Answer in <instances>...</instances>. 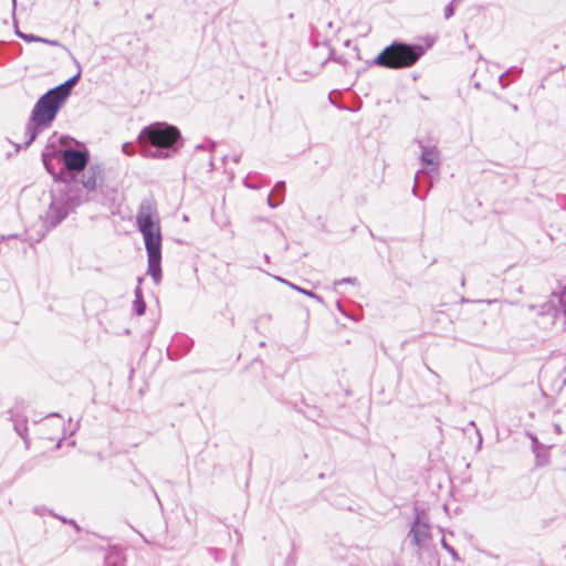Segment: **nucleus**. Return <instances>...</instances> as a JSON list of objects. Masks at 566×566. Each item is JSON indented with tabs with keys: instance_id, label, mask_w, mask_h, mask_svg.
<instances>
[{
	"instance_id": "a211bd4d",
	"label": "nucleus",
	"mask_w": 566,
	"mask_h": 566,
	"mask_svg": "<svg viewBox=\"0 0 566 566\" xmlns=\"http://www.w3.org/2000/svg\"><path fill=\"white\" fill-rule=\"evenodd\" d=\"M521 72H522V69H518V67H512V69H511V70H509L506 73H504V74H502V75L500 76V78H499V80H500L501 85H502L503 87H504V86H506V83H504V82H503V78H504V76H505L506 74L517 75V74H520Z\"/></svg>"
},
{
	"instance_id": "f257e3e1",
	"label": "nucleus",
	"mask_w": 566,
	"mask_h": 566,
	"mask_svg": "<svg viewBox=\"0 0 566 566\" xmlns=\"http://www.w3.org/2000/svg\"><path fill=\"white\" fill-rule=\"evenodd\" d=\"M137 228L143 234L148 258L147 273L155 284L161 281V233L156 203L151 199H144L136 216Z\"/></svg>"
},
{
	"instance_id": "5701e85b",
	"label": "nucleus",
	"mask_w": 566,
	"mask_h": 566,
	"mask_svg": "<svg viewBox=\"0 0 566 566\" xmlns=\"http://www.w3.org/2000/svg\"><path fill=\"white\" fill-rule=\"evenodd\" d=\"M300 292L312 297V298H315L316 301L318 302H322V297L317 294H315L314 292H311V291H306L304 289H300Z\"/></svg>"
},
{
	"instance_id": "a878e982",
	"label": "nucleus",
	"mask_w": 566,
	"mask_h": 566,
	"mask_svg": "<svg viewBox=\"0 0 566 566\" xmlns=\"http://www.w3.org/2000/svg\"><path fill=\"white\" fill-rule=\"evenodd\" d=\"M46 44L52 45V46H63L62 43L57 40H48Z\"/></svg>"
},
{
	"instance_id": "0eeeda50",
	"label": "nucleus",
	"mask_w": 566,
	"mask_h": 566,
	"mask_svg": "<svg viewBox=\"0 0 566 566\" xmlns=\"http://www.w3.org/2000/svg\"><path fill=\"white\" fill-rule=\"evenodd\" d=\"M419 147L421 149V163L423 166L429 167L423 171L430 176L431 172L438 174L439 171V150L436 146H430L424 144L422 140H418Z\"/></svg>"
},
{
	"instance_id": "f8f14e48",
	"label": "nucleus",
	"mask_w": 566,
	"mask_h": 566,
	"mask_svg": "<svg viewBox=\"0 0 566 566\" xmlns=\"http://www.w3.org/2000/svg\"><path fill=\"white\" fill-rule=\"evenodd\" d=\"M534 453L536 457L537 465H546L548 463V451L544 446L542 447V449L534 446Z\"/></svg>"
},
{
	"instance_id": "4be33fe9",
	"label": "nucleus",
	"mask_w": 566,
	"mask_h": 566,
	"mask_svg": "<svg viewBox=\"0 0 566 566\" xmlns=\"http://www.w3.org/2000/svg\"><path fill=\"white\" fill-rule=\"evenodd\" d=\"M453 2L454 0L449 3L446 9H444V18L448 20L450 19L453 14H454V6H453Z\"/></svg>"
},
{
	"instance_id": "20e7f679",
	"label": "nucleus",
	"mask_w": 566,
	"mask_h": 566,
	"mask_svg": "<svg viewBox=\"0 0 566 566\" xmlns=\"http://www.w3.org/2000/svg\"><path fill=\"white\" fill-rule=\"evenodd\" d=\"M423 54L422 45L394 42L376 56L374 64L387 69H405L416 64Z\"/></svg>"
},
{
	"instance_id": "4468645a",
	"label": "nucleus",
	"mask_w": 566,
	"mask_h": 566,
	"mask_svg": "<svg viewBox=\"0 0 566 566\" xmlns=\"http://www.w3.org/2000/svg\"><path fill=\"white\" fill-rule=\"evenodd\" d=\"M441 545L452 556L453 560H460L458 552L447 543L444 537L441 539Z\"/></svg>"
},
{
	"instance_id": "f03ea898",
	"label": "nucleus",
	"mask_w": 566,
	"mask_h": 566,
	"mask_svg": "<svg viewBox=\"0 0 566 566\" xmlns=\"http://www.w3.org/2000/svg\"><path fill=\"white\" fill-rule=\"evenodd\" d=\"M138 143L144 157L167 159L181 148L184 140L176 126L158 122L140 130Z\"/></svg>"
},
{
	"instance_id": "c85d7f7f",
	"label": "nucleus",
	"mask_w": 566,
	"mask_h": 566,
	"mask_svg": "<svg viewBox=\"0 0 566 566\" xmlns=\"http://www.w3.org/2000/svg\"><path fill=\"white\" fill-rule=\"evenodd\" d=\"M532 448L534 449V446L538 447L539 449H542L543 444H541L536 438H533V441H532Z\"/></svg>"
},
{
	"instance_id": "ddd939ff",
	"label": "nucleus",
	"mask_w": 566,
	"mask_h": 566,
	"mask_svg": "<svg viewBox=\"0 0 566 566\" xmlns=\"http://www.w3.org/2000/svg\"><path fill=\"white\" fill-rule=\"evenodd\" d=\"M13 427H14L15 432L27 442L28 441L27 420H13Z\"/></svg>"
},
{
	"instance_id": "dca6fc26",
	"label": "nucleus",
	"mask_w": 566,
	"mask_h": 566,
	"mask_svg": "<svg viewBox=\"0 0 566 566\" xmlns=\"http://www.w3.org/2000/svg\"><path fill=\"white\" fill-rule=\"evenodd\" d=\"M122 150L127 156H133L135 154V146L133 143H125L122 146Z\"/></svg>"
},
{
	"instance_id": "2eb2a0df",
	"label": "nucleus",
	"mask_w": 566,
	"mask_h": 566,
	"mask_svg": "<svg viewBox=\"0 0 566 566\" xmlns=\"http://www.w3.org/2000/svg\"><path fill=\"white\" fill-rule=\"evenodd\" d=\"M134 308H135V312L137 315H144L145 314V311H146V304L144 302V298L143 300H135L134 301Z\"/></svg>"
},
{
	"instance_id": "6e6552de",
	"label": "nucleus",
	"mask_w": 566,
	"mask_h": 566,
	"mask_svg": "<svg viewBox=\"0 0 566 566\" xmlns=\"http://www.w3.org/2000/svg\"><path fill=\"white\" fill-rule=\"evenodd\" d=\"M409 536L411 537L412 543L419 548H422L430 537L429 524L422 521L421 515L419 513L417 514L416 520L412 523Z\"/></svg>"
},
{
	"instance_id": "b1692460",
	"label": "nucleus",
	"mask_w": 566,
	"mask_h": 566,
	"mask_svg": "<svg viewBox=\"0 0 566 566\" xmlns=\"http://www.w3.org/2000/svg\"><path fill=\"white\" fill-rule=\"evenodd\" d=\"M135 300H143V292L139 286L135 289Z\"/></svg>"
},
{
	"instance_id": "7c9ffc66",
	"label": "nucleus",
	"mask_w": 566,
	"mask_h": 566,
	"mask_svg": "<svg viewBox=\"0 0 566 566\" xmlns=\"http://www.w3.org/2000/svg\"><path fill=\"white\" fill-rule=\"evenodd\" d=\"M555 430H556V432L560 433L562 432L560 426L559 424H555Z\"/></svg>"
},
{
	"instance_id": "f704fd0d",
	"label": "nucleus",
	"mask_w": 566,
	"mask_h": 566,
	"mask_svg": "<svg viewBox=\"0 0 566 566\" xmlns=\"http://www.w3.org/2000/svg\"><path fill=\"white\" fill-rule=\"evenodd\" d=\"M41 41H42V38L35 35V41L34 42H41Z\"/></svg>"
},
{
	"instance_id": "aec40b11",
	"label": "nucleus",
	"mask_w": 566,
	"mask_h": 566,
	"mask_svg": "<svg viewBox=\"0 0 566 566\" xmlns=\"http://www.w3.org/2000/svg\"><path fill=\"white\" fill-rule=\"evenodd\" d=\"M52 159H53V158H50L46 154H43V164H44V166H45L46 170H48L50 174L54 175V170H53V168H52Z\"/></svg>"
},
{
	"instance_id": "1a4fd4ad",
	"label": "nucleus",
	"mask_w": 566,
	"mask_h": 566,
	"mask_svg": "<svg viewBox=\"0 0 566 566\" xmlns=\"http://www.w3.org/2000/svg\"><path fill=\"white\" fill-rule=\"evenodd\" d=\"M81 77V72H77L75 75L70 77L64 83L51 88V91L57 95L64 103H66L69 96L71 95L72 88L77 84Z\"/></svg>"
},
{
	"instance_id": "c9c22d12",
	"label": "nucleus",
	"mask_w": 566,
	"mask_h": 566,
	"mask_svg": "<svg viewBox=\"0 0 566 566\" xmlns=\"http://www.w3.org/2000/svg\"><path fill=\"white\" fill-rule=\"evenodd\" d=\"M48 40H49V39H44V38H42L41 43H45V44H46V41H48Z\"/></svg>"
},
{
	"instance_id": "9b49d317",
	"label": "nucleus",
	"mask_w": 566,
	"mask_h": 566,
	"mask_svg": "<svg viewBox=\"0 0 566 566\" xmlns=\"http://www.w3.org/2000/svg\"><path fill=\"white\" fill-rule=\"evenodd\" d=\"M285 190V182L277 181L268 197V205L271 208H276L283 202V192Z\"/></svg>"
},
{
	"instance_id": "7ed1b4c3",
	"label": "nucleus",
	"mask_w": 566,
	"mask_h": 566,
	"mask_svg": "<svg viewBox=\"0 0 566 566\" xmlns=\"http://www.w3.org/2000/svg\"><path fill=\"white\" fill-rule=\"evenodd\" d=\"M64 104L51 90L36 101L25 126V135L28 137L24 142L25 147L30 146L38 135L54 122Z\"/></svg>"
},
{
	"instance_id": "c756f323",
	"label": "nucleus",
	"mask_w": 566,
	"mask_h": 566,
	"mask_svg": "<svg viewBox=\"0 0 566 566\" xmlns=\"http://www.w3.org/2000/svg\"><path fill=\"white\" fill-rule=\"evenodd\" d=\"M12 238H15V235H14V234L1 235V237H0V241L9 240V239H12Z\"/></svg>"
},
{
	"instance_id": "473e14b6",
	"label": "nucleus",
	"mask_w": 566,
	"mask_h": 566,
	"mask_svg": "<svg viewBox=\"0 0 566 566\" xmlns=\"http://www.w3.org/2000/svg\"><path fill=\"white\" fill-rule=\"evenodd\" d=\"M564 201H566V197L563 198ZM560 206L566 209V203H564L563 201H560Z\"/></svg>"
},
{
	"instance_id": "bb28decb",
	"label": "nucleus",
	"mask_w": 566,
	"mask_h": 566,
	"mask_svg": "<svg viewBox=\"0 0 566 566\" xmlns=\"http://www.w3.org/2000/svg\"><path fill=\"white\" fill-rule=\"evenodd\" d=\"M418 176H419V172L416 174L415 176V186H413V189H412V193L416 196L417 195V190H418Z\"/></svg>"
},
{
	"instance_id": "6ab92c4d",
	"label": "nucleus",
	"mask_w": 566,
	"mask_h": 566,
	"mask_svg": "<svg viewBox=\"0 0 566 566\" xmlns=\"http://www.w3.org/2000/svg\"><path fill=\"white\" fill-rule=\"evenodd\" d=\"M216 147V143L214 142H209L208 144H200V145H197L196 146V149L197 150H209V151H213Z\"/></svg>"
},
{
	"instance_id": "4c0bfd02",
	"label": "nucleus",
	"mask_w": 566,
	"mask_h": 566,
	"mask_svg": "<svg viewBox=\"0 0 566 566\" xmlns=\"http://www.w3.org/2000/svg\"><path fill=\"white\" fill-rule=\"evenodd\" d=\"M13 6H15V0H13Z\"/></svg>"
},
{
	"instance_id": "e433bc0d",
	"label": "nucleus",
	"mask_w": 566,
	"mask_h": 566,
	"mask_svg": "<svg viewBox=\"0 0 566 566\" xmlns=\"http://www.w3.org/2000/svg\"><path fill=\"white\" fill-rule=\"evenodd\" d=\"M106 566H114V565H112L111 563H107Z\"/></svg>"
},
{
	"instance_id": "cd10ccee",
	"label": "nucleus",
	"mask_w": 566,
	"mask_h": 566,
	"mask_svg": "<svg viewBox=\"0 0 566 566\" xmlns=\"http://www.w3.org/2000/svg\"><path fill=\"white\" fill-rule=\"evenodd\" d=\"M61 520H62L64 523L72 524V525H74L76 528H78V526L76 525L75 521H73V520H67V518H64V517H61Z\"/></svg>"
},
{
	"instance_id": "39448f33",
	"label": "nucleus",
	"mask_w": 566,
	"mask_h": 566,
	"mask_svg": "<svg viewBox=\"0 0 566 566\" xmlns=\"http://www.w3.org/2000/svg\"><path fill=\"white\" fill-rule=\"evenodd\" d=\"M70 206L64 197H53L44 216V223L50 228L56 227L69 214Z\"/></svg>"
},
{
	"instance_id": "72a5a7b5",
	"label": "nucleus",
	"mask_w": 566,
	"mask_h": 566,
	"mask_svg": "<svg viewBox=\"0 0 566 566\" xmlns=\"http://www.w3.org/2000/svg\"><path fill=\"white\" fill-rule=\"evenodd\" d=\"M512 109H513L514 112H517V109H518L517 105L513 104V105H512Z\"/></svg>"
},
{
	"instance_id": "423d86ee",
	"label": "nucleus",
	"mask_w": 566,
	"mask_h": 566,
	"mask_svg": "<svg viewBox=\"0 0 566 566\" xmlns=\"http://www.w3.org/2000/svg\"><path fill=\"white\" fill-rule=\"evenodd\" d=\"M88 159L87 150L67 148L62 153L64 168L70 171H82L88 164Z\"/></svg>"
},
{
	"instance_id": "2f4dec72",
	"label": "nucleus",
	"mask_w": 566,
	"mask_h": 566,
	"mask_svg": "<svg viewBox=\"0 0 566 566\" xmlns=\"http://www.w3.org/2000/svg\"><path fill=\"white\" fill-rule=\"evenodd\" d=\"M244 185H245L247 187H249V188H253V186H252V185H250V181H248L247 179L244 180Z\"/></svg>"
},
{
	"instance_id": "412c9836",
	"label": "nucleus",
	"mask_w": 566,
	"mask_h": 566,
	"mask_svg": "<svg viewBox=\"0 0 566 566\" xmlns=\"http://www.w3.org/2000/svg\"><path fill=\"white\" fill-rule=\"evenodd\" d=\"M15 33H17V35L20 39L24 40L25 42H33V41H35V35H33V34H27V33H23V32H21L19 30H17Z\"/></svg>"
},
{
	"instance_id": "9d476101",
	"label": "nucleus",
	"mask_w": 566,
	"mask_h": 566,
	"mask_svg": "<svg viewBox=\"0 0 566 566\" xmlns=\"http://www.w3.org/2000/svg\"><path fill=\"white\" fill-rule=\"evenodd\" d=\"M102 171L103 169L99 165L91 166L86 174L83 176L84 178L82 184L84 188L87 190H95L97 187V179L101 177Z\"/></svg>"
},
{
	"instance_id": "f3484780",
	"label": "nucleus",
	"mask_w": 566,
	"mask_h": 566,
	"mask_svg": "<svg viewBox=\"0 0 566 566\" xmlns=\"http://www.w3.org/2000/svg\"><path fill=\"white\" fill-rule=\"evenodd\" d=\"M358 282H357V279L356 277H344V279H340V280H337L335 281V285H343V284H352V285H356Z\"/></svg>"
},
{
	"instance_id": "393cba45",
	"label": "nucleus",
	"mask_w": 566,
	"mask_h": 566,
	"mask_svg": "<svg viewBox=\"0 0 566 566\" xmlns=\"http://www.w3.org/2000/svg\"><path fill=\"white\" fill-rule=\"evenodd\" d=\"M275 279H276L277 281H280V282H283V283L289 284L291 287H293L294 290H296V291H298V292H300V289H301V287H298V286H296V285H294V284H292V283H289L287 281H285L284 279H281V277H279V276H276Z\"/></svg>"
}]
</instances>
